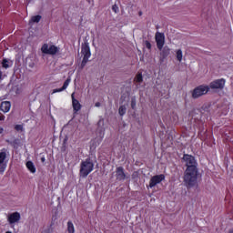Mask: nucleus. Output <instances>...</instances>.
I'll return each instance as SVG.
<instances>
[{
	"instance_id": "17",
	"label": "nucleus",
	"mask_w": 233,
	"mask_h": 233,
	"mask_svg": "<svg viewBox=\"0 0 233 233\" xmlns=\"http://www.w3.org/2000/svg\"><path fill=\"white\" fill-rule=\"evenodd\" d=\"M39 21H41V15H37L32 16L29 21V25H34V23H39Z\"/></svg>"
},
{
	"instance_id": "15",
	"label": "nucleus",
	"mask_w": 233,
	"mask_h": 233,
	"mask_svg": "<svg viewBox=\"0 0 233 233\" xmlns=\"http://www.w3.org/2000/svg\"><path fill=\"white\" fill-rule=\"evenodd\" d=\"M175 56H176V59H177V61H178V63H181V61H183V50H181V49L175 50Z\"/></svg>"
},
{
	"instance_id": "22",
	"label": "nucleus",
	"mask_w": 233,
	"mask_h": 233,
	"mask_svg": "<svg viewBox=\"0 0 233 233\" xmlns=\"http://www.w3.org/2000/svg\"><path fill=\"white\" fill-rule=\"evenodd\" d=\"M144 45L146 48H147V50H150L152 48V44H150V42L148 41H145Z\"/></svg>"
},
{
	"instance_id": "6",
	"label": "nucleus",
	"mask_w": 233,
	"mask_h": 233,
	"mask_svg": "<svg viewBox=\"0 0 233 233\" xmlns=\"http://www.w3.org/2000/svg\"><path fill=\"white\" fill-rule=\"evenodd\" d=\"M6 149L0 150V173L3 174L6 170Z\"/></svg>"
},
{
	"instance_id": "13",
	"label": "nucleus",
	"mask_w": 233,
	"mask_h": 233,
	"mask_svg": "<svg viewBox=\"0 0 233 233\" xmlns=\"http://www.w3.org/2000/svg\"><path fill=\"white\" fill-rule=\"evenodd\" d=\"M10 108H12V104L10 101H4L1 103L0 109L4 114L10 112Z\"/></svg>"
},
{
	"instance_id": "5",
	"label": "nucleus",
	"mask_w": 233,
	"mask_h": 233,
	"mask_svg": "<svg viewBox=\"0 0 233 233\" xmlns=\"http://www.w3.org/2000/svg\"><path fill=\"white\" fill-rule=\"evenodd\" d=\"M7 221L11 227H15L21 221V213L13 212L7 216Z\"/></svg>"
},
{
	"instance_id": "11",
	"label": "nucleus",
	"mask_w": 233,
	"mask_h": 233,
	"mask_svg": "<svg viewBox=\"0 0 233 233\" xmlns=\"http://www.w3.org/2000/svg\"><path fill=\"white\" fill-rule=\"evenodd\" d=\"M116 176L118 181H123L127 179V175L125 174V169L123 168V167H116Z\"/></svg>"
},
{
	"instance_id": "31",
	"label": "nucleus",
	"mask_w": 233,
	"mask_h": 233,
	"mask_svg": "<svg viewBox=\"0 0 233 233\" xmlns=\"http://www.w3.org/2000/svg\"><path fill=\"white\" fill-rule=\"evenodd\" d=\"M42 161L45 162V157L42 158Z\"/></svg>"
},
{
	"instance_id": "18",
	"label": "nucleus",
	"mask_w": 233,
	"mask_h": 233,
	"mask_svg": "<svg viewBox=\"0 0 233 233\" xmlns=\"http://www.w3.org/2000/svg\"><path fill=\"white\" fill-rule=\"evenodd\" d=\"M134 82L138 83V85L143 83V75L141 73L137 74V76L134 78Z\"/></svg>"
},
{
	"instance_id": "19",
	"label": "nucleus",
	"mask_w": 233,
	"mask_h": 233,
	"mask_svg": "<svg viewBox=\"0 0 233 233\" xmlns=\"http://www.w3.org/2000/svg\"><path fill=\"white\" fill-rule=\"evenodd\" d=\"M118 114L120 116H125V114H127V106H120L119 109H118Z\"/></svg>"
},
{
	"instance_id": "16",
	"label": "nucleus",
	"mask_w": 233,
	"mask_h": 233,
	"mask_svg": "<svg viewBox=\"0 0 233 233\" xmlns=\"http://www.w3.org/2000/svg\"><path fill=\"white\" fill-rule=\"evenodd\" d=\"M67 232L76 233V228L74 227V223H72V221L67 222Z\"/></svg>"
},
{
	"instance_id": "26",
	"label": "nucleus",
	"mask_w": 233,
	"mask_h": 233,
	"mask_svg": "<svg viewBox=\"0 0 233 233\" xmlns=\"http://www.w3.org/2000/svg\"><path fill=\"white\" fill-rule=\"evenodd\" d=\"M57 92H63V88L54 89L53 94H57Z\"/></svg>"
},
{
	"instance_id": "3",
	"label": "nucleus",
	"mask_w": 233,
	"mask_h": 233,
	"mask_svg": "<svg viewBox=\"0 0 233 233\" xmlns=\"http://www.w3.org/2000/svg\"><path fill=\"white\" fill-rule=\"evenodd\" d=\"M209 90H210V87L208 86H206V85L198 86L193 89L192 97L193 99H198L202 96H206V94H208Z\"/></svg>"
},
{
	"instance_id": "9",
	"label": "nucleus",
	"mask_w": 233,
	"mask_h": 233,
	"mask_svg": "<svg viewBox=\"0 0 233 233\" xmlns=\"http://www.w3.org/2000/svg\"><path fill=\"white\" fill-rule=\"evenodd\" d=\"M225 83H226L225 79H223V78L218 79V80L211 82L209 84V87L212 89L223 90V88H225Z\"/></svg>"
},
{
	"instance_id": "2",
	"label": "nucleus",
	"mask_w": 233,
	"mask_h": 233,
	"mask_svg": "<svg viewBox=\"0 0 233 233\" xmlns=\"http://www.w3.org/2000/svg\"><path fill=\"white\" fill-rule=\"evenodd\" d=\"M94 171V162L90 158L83 160L80 164V177H86Z\"/></svg>"
},
{
	"instance_id": "10",
	"label": "nucleus",
	"mask_w": 233,
	"mask_h": 233,
	"mask_svg": "<svg viewBox=\"0 0 233 233\" xmlns=\"http://www.w3.org/2000/svg\"><path fill=\"white\" fill-rule=\"evenodd\" d=\"M82 54L84 56L83 63H87L88 59H90V56H92V54L90 53V46H88L87 45L83 46Z\"/></svg>"
},
{
	"instance_id": "25",
	"label": "nucleus",
	"mask_w": 233,
	"mask_h": 233,
	"mask_svg": "<svg viewBox=\"0 0 233 233\" xmlns=\"http://www.w3.org/2000/svg\"><path fill=\"white\" fill-rule=\"evenodd\" d=\"M131 108H136V99L132 98L131 100Z\"/></svg>"
},
{
	"instance_id": "14",
	"label": "nucleus",
	"mask_w": 233,
	"mask_h": 233,
	"mask_svg": "<svg viewBox=\"0 0 233 233\" xmlns=\"http://www.w3.org/2000/svg\"><path fill=\"white\" fill-rule=\"evenodd\" d=\"M25 167L31 174H35V172H37V169L35 168V165L34 164V162L30 160L25 163Z\"/></svg>"
},
{
	"instance_id": "20",
	"label": "nucleus",
	"mask_w": 233,
	"mask_h": 233,
	"mask_svg": "<svg viewBox=\"0 0 233 233\" xmlns=\"http://www.w3.org/2000/svg\"><path fill=\"white\" fill-rule=\"evenodd\" d=\"M70 81H71L70 78H67V79L65 81V83H64V85H63V86H62V90H63V91H64V90H66V88H68V85H70Z\"/></svg>"
},
{
	"instance_id": "1",
	"label": "nucleus",
	"mask_w": 233,
	"mask_h": 233,
	"mask_svg": "<svg viewBox=\"0 0 233 233\" xmlns=\"http://www.w3.org/2000/svg\"><path fill=\"white\" fill-rule=\"evenodd\" d=\"M183 163L187 167L184 176L185 185L188 188H192V187L198 185V163L196 162V158L190 155H184Z\"/></svg>"
},
{
	"instance_id": "12",
	"label": "nucleus",
	"mask_w": 233,
	"mask_h": 233,
	"mask_svg": "<svg viewBox=\"0 0 233 233\" xmlns=\"http://www.w3.org/2000/svg\"><path fill=\"white\" fill-rule=\"evenodd\" d=\"M75 95L76 93H72L71 95L73 110L75 112H79L81 110V104L79 103V100L76 99L74 96Z\"/></svg>"
},
{
	"instance_id": "23",
	"label": "nucleus",
	"mask_w": 233,
	"mask_h": 233,
	"mask_svg": "<svg viewBox=\"0 0 233 233\" xmlns=\"http://www.w3.org/2000/svg\"><path fill=\"white\" fill-rule=\"evenodd\" d=\"M15 129L17 131V132H23V125H16L15 127Z\"/></svg>"
},
{
	"instance_id": "24",
	"label": "nucleus",
	"mask_w": 233,
	"mask_h": 233,
	"mask_svg": "<svg viewBox=\"0 0 233 233\" xmlns=\"http://www.w3.org/2000/svg\"><path fill=\"white\" fill-rule=\"evenodd\" d=\"M2 66L4 67V68H8V60H6V59H4L3 60V62H2Z\"/></svg>"
},
{
	"instance_id": "8",
	"label": "nucleus",
	"mask_w": 233,
	"mask_h": 233,
	"mask_svg": "<svg viewBox=\"0 0 233 233\" xmlns=\"http://www.w3.org/2000/svg\"><path fill=\"white\" fill-rule=\"evenodd\" d=\"M155 39L158 50H163V46H165V34L157 32Z\"/></svg>"
},
{
	"instance_id": "30",
	"label": "nucleus",
	"mask_w": 233,
	"mask_h": 233,
	"mask_svg": "<svg viewBox=\"0 0 233 233\" xmlns=\"http://www.w3.org/2000/svg\"><path fill=\"white\" fill-rule=\"evenodd\" d=\"M3 79V72L0 71V81Z\"/></svg>"
},
{
	"instance_id": "7",
	"label": "nucleus",
	"mask_w": 233,
	"mask_h": 233,
	"mask_svg": "<svg viewBox=\"0 0 233 233\" xmlns=\"http://www.w3.org/2000/svg\"><path fill=\"white\" fill-rule=\"evenodd\" d=\"M162 181H165V175H156L150 178L149 188H154L156 185H159Z\"/></svg>"
},
{
	"instance_id": "29",
	"label": "nucleus",
	"mask_w": 233,
	"mask_h": 233,
	"mask_svg": "<svg viewBox=\"0 0 233 233\" xmlns=\"http://www.w3.org/2000/svg\"><path fill=\"white\" fill-rule=\"evenodd\" d=\"M0 121H5V116L4 115L0 116Z\"/></svg>"
},
{
	"instance_id": "32",
	"label": "nucleus",
	"mask_w": 233,
	"mask_h": 233,
	"mask_svg": "<svg viewBox=\"0 0 233 233\" xmlns=\"http://www.w3.org/2000/svg\"><path fill=\"white\" fill-rule=\"evenodd\" d=\"M230 233H233V231H231Z\"/></svg>"
},
{
	"instance_id": "21",
	"label": "nucleus",
	"mask_w": 233,
	"mask_h": 233,
	"mask_svg": "<svg viewBox=\"0 0 233 233\" xmlns=\"http://www.w3.org/2000/svg\"><path fill=\"white\" fill-rule=\"evenodd\" d=\"M112 10H113V12H115V14H118L119 13V7L117 6V5H114L112 6Z\"/></svg>"
},
{
	"instance_id": "28",
	"label": "nucleus",
	"mask_w": 233,
	"mask_h": 233,
	"mask_svg": "<svg viewBox=\"0 0 233 233\" xmlns=\"http://www.w3.org/2000/svg\"><path fill=\"white\" fill-rule=\"evenodd\" d=\"M95 106H96V107H99V106H101V103H99V102H96V103L95 104Z\"/></svg>"
},
{
	"instance_id": "4",
	"label": "nucleus",
	"mask_w": 233,
	"mask_h": 233,
	"mask_svg": "<svg viewBox=\"0 0 233 233\" xmlns=\"http://www.w3.org/2000/svg\"><path fill=\"white\" fill-rule=\"evenodd\" d=\"M43 54H47L49 56H56L59 52V47L54 45L44 44L41 47Z\"/></svg>"
},
{
	"instance_id": "27",
	"label": "nucleus",
	"mask_w": 233,
	"mask_h": 233,
	"mask_svg": "<svg viewBox=\"0 0 233 233\" xmlns=\"http://www.w3.org/2000/svg\"><path fill=\"white\" fill-rule=\"evenodd\" d=\"M4 133H5V128H3V127L0 126V136H3Z\"/></svg>"
}]
</instances>
